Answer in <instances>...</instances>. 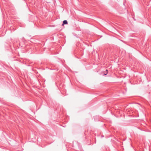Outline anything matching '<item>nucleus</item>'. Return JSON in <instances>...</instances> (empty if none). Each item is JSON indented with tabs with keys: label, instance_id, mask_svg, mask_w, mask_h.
Here are the masks:
<instances>
[{
	"label": "nucleus",
	"instance_id": "obj_1",
	"mask_svg": "<svg viewBox=\"0 0 151 151\" xmlns=\"http://www.w3.org/2000/svg\"><path fill=\"white\" fill-rule=\"evenodd\" d=\"M68 24V22L67 20H65L63 22V24Z\"/></svg>",
	"mask_w": 151,
	"mask_h": 151
}]
</instances>
